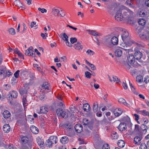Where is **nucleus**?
<instances>
[{"label": "nucleus", "instance_id": "obj_1", "mask_svg": "<svg viewBox=\"0 0 149 149\" xmlns=\"http://www.w3.org/2000/svg\"><path fill=\"white\" fill-rule=\"evenodd\" d=\"M118 39L115 36H113L111 38L108 37L105 39V45L107 47H110L111 43L113 45H116L118 44Z\"/></svg>", "mask_w": 149, "mask_h": 149}, {"label": "nucleus", "instance_id": "obj_2", "mask_svg": "<svg viewBox=\"0 0 149 149\" xmlns=\"http://www.w3.org/2000/svg\"><path fill=\"white\" fill-rule=\"evenodd\" d=\"M129 49L127 48V46H126V48H123L119 47L116 49L115 51V55L117 57H120L122 56L123 52L125 53V52L124 51H125L127 53L129 52Z\"/></svg>", "mask_w": 149, "mask_h": 149}, {"label": "nucleus", "instance_id": "obj_3", "mask_svg": "<svg viewBox=\"0 0 149 149\" xmlns=\"http://www.w3.org/2000/svg\"><path fill=\"white\" fill-rule=\"evenodd\" d=\"M56 112L58 117L61 116L62 118L66 119L68 117V113L67 111L61 108L57 109Z\"/></svg>", "mask_w": 149, "mask_h": 149}, {"label": "nucleus", "instance_id": "obj_4", "mask_svg": "<svg viewBox=\"0 0 149 149\" xmlns=\"http://www.w3.org/2000/svg\"><path fill=\"white\" fill-rule=\"evenodd\" d=\"M129 34L128 32L125 31H124L121 35V37L123 41L126 43L131 44L132 43V41L130 40L129 37Z\"/></svg>", "mask_w": 149, "mask_h": 149}, {"label": "nucleus", "instance_id": "obj_5", "mask_svg": "<svg viewBox=\"0 0 149 149\" xmlns=\"http://www.w3.org/2000/svg\"><path fill=\"white\" fill-rule=\"evenodd\" d=\"M135 59L137 60H140L142 57L143 55L142 53L139 51L135 52L134 56Z\"/></svg>", "mask_w": 149, "mask_h": 149}, {"label": "nucleus", "instance_id": "obj_6", "mask_svg": "<svg viewBox=\"0 0 149 149\" xmlns=\"http://www.w3.org/2000/svg\"><path fill=\"white\" fill-rule=\"evenodd\" d=\"M142 139V137L141 136H136L134 138V143L135 144L139 145Z\"/></svg>", "mask_w": 149, "mask_h": 149}, {"label": "nucleus", "instance_id": "obj_7", "mask_svg": "<svg viewBox=\"0 0 149 149\" xmlns=\"http://www.w3.org/2000/svg\"><path fill=\"white\" fill-rule=\"evenodd\" d=\"M49 85L48 84L47 82H45L43 83L42 86H41V89L42 90H47V91H46V93H48L49 92ZM43 92H44L45 93V91H42Z\"/></svg>", "mask_w": 149, "mask_h": 149}, {"label": "nucleus", "instance_id": "obj_8", "mask_svg": "<svg viewBox=\"0 0 149 149\" xmlns=\"http://www.w3.org/2000/svg\"><path fill=\"white\" fill-rule=\"evenodd\" d=\"M83 127L80 124H77L75 126V131L78 133H80L83 131Z\"/></svg>", "mask_w": 149, "mask_h": 149}, {"label": "nucleus", "instance_id": "obj_9", "mask_svg": "<svg viewBox=\"0 0 149 149\" xmlns=\"http://www.w3.org/2000/svg\"><path fill=\"white\" fill-rule=\"evenodd\" d=\"M115 18L118 21H121L123 19V17L120 11L117 12L115 16Z\"/></svg>", "mask_w": 149, "mask_h": 149}, {"label": "nucleus", "instance_id": "obj_10", "mask_svg": "<svg viewBox=\"0 0 149 149\" xmlns=\"http://www.w3.org/2000/svg\"><path fill=\"white\" fill-rule=\"evenodd\" d=\"M127 128L126 124L124 123H121L118 127V129L120 131L125 130Z\"/></svg>", "mask_w": 149, "mask_h": 149}, {"label": "nucleus", "instance_id": "obj_11", "mask_svg": "<svg viewBox=\"0 0 149 149\" xmlns=\"http://www.w3.org/2000/svg\"><path fill=\"white\" fill-rule=\"evenodd\" d=\"M0 75H3V78H5L7 76V71L6 68L4 67L2 69H0Z\"/></svg>", "mask_w": 149, "mask_h": 149}, {"label": "nucleus", "instance_id": "obj_12", "mask_svg": "<svg viewBox=\"0 0 149 149\" xmlns=\"http://www.w3.org/2000/svg\"><path fill=\"white\" fill-rule=\"evenodd\" d=\"M31 132L35 134H37L39 132L38 128L34 125H31L30 127Z\"/></svg>", "mask_w": 149, "mask_h": 149}, {"label": "nucleus", "instance_id": "obj_13", "mask_svg": "<svg viewBox=\"0 0 149 149\" xmlns=\"http://www.w3.org/2000/svg\"><path fill=\"white\" fill-rule=\"evenodd\" d=\"M48 111V109L45 106H43L40 108V112L39 113L46 114Z\"/></svg>", "mask_w": 149, "mask_h": 149}, {"label": "nucleus", "instance_id": "obj_14", "mask_svg": "<svg viewBox=\"0 0 149 149\" xmlns=\"http://www.w3.org/2000/svg\"><path fill=\"white\" fill-rule=\"evenodd\" d=\"M8 96V98H10V97H11V98H16L17 96V93L16 91H13L10 92Z\"/></svg>", "mask_w": 149, "mask_h": 149}, {"label": "nucleus", "instance_id": "obj_15", "mask_svg": "<svg viewBox=\"0 0 149 149\" xmlns=\"http://www.w3.org/2000/svg\"><path fill=\"white\" fill-rule=\"evenodd\" d=\"M127 60L128 62L131 64H133L135 61V58L134 56L132 55H130L127 57Z\"/></svg>", "mask_w": 149, "mask_h": 149}, {"label": "nucleus", "instance_id": "obj_16", "mask_svg": "<svg viewBox=\"0 0 149 149\" xmlns=\"http://www.w3.org/2000/svg\"><path fill=\"white\" fill-rule=\"evenodd\" d=\"M60 12V11L55 8H53L52 10V13L55 16H59Z\"/></svg>", "mask_w": 149, "mask_h": 149}, {"label": "nucleus", "instance_id": "obj_17", "mask_svg": "<svg viewBox=\"0 0 149 149\" xmlns=\"http://www.w3.org/2000/svg\"><path fill=\"white\" fill-rule=\"evenodd\" d=\"M53 144H56L57 142V138L55 136H51L49 138Z\"/></svg>", "mask_w": 149, "mask_h": 149}, {"label": "nucleus", "instance_id": "obj_18", "mask_svg": "<svg viewBox=\"0 0 149 149\" xmlns=\"http://www.w3.org/2000/svg\"><path fill=\"white\" fill-rule=\"evenodd\" d=\"M10 130V126L9 124H6L3 126V131L5 133L8 132Z\"/></svg>", "mask_w": 149, "mask_h": 149}, {"label": "nucleus", "instance_id": "obj_19", "mask_svg": "<svg viewBox=\"0 0 149 149\" xmlns=\"http://www.w3.org/2000/svg\"><path fill=\"white\" fill-rule=\"evenodd\" d=\"M148 129V127L147 126L144 124H142L141 125L140 131L143 132V133H145L146 132Z\"/></svg>", "mask_w": 149, "mask_h": 149}, {"label": "nucleus", "instance_id": "obj_20", "mask_svg": "<svg viewBox=\"0 0 149 149\" xmlns=\"http://www.w3.org/2000/svg\"><path fill=\"white\" fill-rule=\"evenodd\" d=\"M60 141L62 144H65L68 142V139L67 136H64L61 138Z\"/></svg>", "mask_w": 149, "mask_h": 149}, {"label": "nucleus", "instance_id": "obj_21", "mask_svg": "<svg viewBox=\"0 0 149 149\" xmlns=\"http://www.w3.org/2000/svg\"><path fill=\"white\" fill-rule=\"evenodd\" d=\"M14 52L18 54V56L22 58L23 59H24V56L23 54L21 53L19 51L17 48H15L13 50Z\"/></svg>", "mask_w": 149, "mask_h": 149}, {"label": "nucleus", "instance_id": "obj_22", "mask_svg": "<svg viewBox=\"0 0 149 149\" xmlns=\"http://www.w3.org/2000/svg\"><path fill=\"white\" fill-rule=\"evenodd\" d=\"M74 47L78 50H82V47L81 45V43H77L75 44L74 46Z\"/></svg>", "mask_w": 149, "mask_h": 149}, {"label": "nucleus", "instance_id": "obj_23", "mask_svg": "<svg viewBox=\"0 0 149 149\" xmlns=\"http://www.w3.org/2000/svg\"><path fill=\"white\" fill-rule=\"evenodd\" d=\"M3 117L5 118H9L10 116V112L6 110L4 111L3 113Z\"/></svg>", "mask_w": 149, "mask_h": 149}, {"label": "nucleus", "instance_id": "obj_24", "mask_svg": "<svg viewBox=\"0 0 149 149\" xmlns=\"http://www.w3.org/2000/svg\"><path fill=\"white\" fill-rule=\"evenodd\" d=\"M87 31L88 32L89 34H91L93 36H99L100 34L96 32L95 31L93 30H87Z\"/></svg>", "mask_w": 149, "mask_h": 149}, {"label": "nucleus", "instance_id": "obj_25", "mask_svg": "<svg viewBox=\"0 0 149 149\" xmlns=\"http://www.w3.org/2000/svg\"><path fill=\"white\" fill-rule=\"evenodd\" d=\"M98 104L97 102H94L93 105V110L95 113H96L98 110Z\"/></svg>", "mask_w": 149, "mask_h": 149}, {"label": "nucleus", "instance_id": "obj_26", "mask_svg": "<svg viewBox=\"0 0 149 149\" xmlns=\"http://www.w3.org/2000/svg\"><path fill=\"white\" fill-rule=\"evenodd\" d=\"M15 5L18 7L22 8L25 9L24 6L22 3L19 1H15Z\"/></svg>", "mask_w": 149, "mask_h": 149}, {"label": "nucleus", "instance_id": "obj_27", "mask_svg": "<svg viewBox=\"0 0 149 149\" xmlns=\"http://www.w3.org/2000/svg\"><path fill=\"white\" fill-rule=\"evenodd\" d=\"M118 102L121 104H123L125 105H127L128 107L129 106V104H127L125 100L123 98H120L118 100Z\"/></svg>", "mask_w": 149, "mask_h": 149}, {"label": "nucleus", "instance_id": "obj_28", "mask_svg": "<svg viewBox=\"0 0 149 149\" xmlns=\"http://www.w3.org/2000/svg\"><path fill=\"white\" fill-rule=\"evenodd\" d=\"M118 146L120 148L123 147L125 145L124 141L122 140H120L118 141L117 143Z\"/></svg>", "mask_w": 149, "mask_h": 149}, {"label": "nucleus", "instance_id": "obj_29", "mask_svg": "<svg viewBox=\"0 0 149 149\" xmlns=\"http://www.w3.org/2000/svg\"><path fill=\"white\" fill-rule=\"evenodd\" d=\"M19 90L20 94L22 95L27 94V91L25 88H21L19 89Z\"/></svg>", "mask_w": 149, "mask_h": 149}, {"label": "nucleus", "instance_id": "obj_30", "mask_svg": "<svg viewBox=\"0 0 149 149\" xmlns=\"http://www.w3.org/2000/svg\"><path fill=\"white\" fill-rule=\"evenodd\" d=\"M60 35L61 37H63L62 38L64 41H66L68 40V37L65 33H62Z\"/></svg>", "mask_w": 149, "mask_h": 149}, {"label": "nucleus", "instance_id": "obj_31", "mask_svg": "<svg viewBox=\"0 0 149 149\" xmlns=\"http://www.w3.org/2000/svg\"><path fill=\"white\" fill-rule=\"evenodd\" d=\"M83 109L85 111H87L90 109V107L88 104H85L84 105Z\"/></svg>", "mask_w": 149, "mask_h": 149}, {"label": "nucleus", "instance_id": "obj_32", "mask_svg": "<svg viewBox=\"0 0 149 149\" xmlns=\"http://www.w3.org/2000/svg\"><path fill=\"white\" fill-rule=\"evenodd\" d=\"M29 140V139L28 137L26 136H22L21 137V141L22 142L26 144L27 143Z\"/></svg>", "mask_w": 149, "mask_h": 149}, {"label": "nucleus", "instance_id": "obj_33", "mask_svg": "<svg viewBox=\"0 0 149 149\" xmlns=\"http://www.w3.org/2000/svg\"><path fill=\"white\" fill-rule=\"evenodd\" d=\"M136 81L139 83H141L143 81V77L140 75H139L137 76L136 77Z\"/></svg>", "mask_w": 149, "mask_h": 149}, {"label": "nucleus", "instance_id": "obj_34", "mask_svg": "<svg viewBox=\"0 0 149 149\" xmlns=\"http://www.w3.org/2000/svg\"><path fill=\"white\" fill-rule=\"evenodd\" d=\"M146 21L144 19L142 18H140L139 19L138 23L139 25L142 26L145 25Z\"/></svg>", "mask_w": 149, "mask_h": 149}, {"label": "nucleus", "instance_id": "obj_35", "mask_svg": "<svg viewBox=\"0 0 149 149\" xmlns=\"http://www.w3.org/2000/svg\"><path fill=\"white\" fill-rule=\"evenodd\" d=\"M51 142V141H50V140L49 139L46 141L45 144L46 146L49 148L52 147L53 144Z\"/></svg>", "mask_w": 149, "mask_h": 149}, {"label": "nucleus", "instance_id": "obj_36", "mask_svg": "<svg viewBox=\"0 0 149 149\" xmlns=\"http://www.w3.org/2000/svg\"><path fill=\"white\" fill-rule=\"evenodd\" d=\"M26 96L24 95L22 98V102L23 105L24 106H26L27 105V101L26 99Z\"/></svg>", "mask_w": 149, "mask_h": 149}, {"label": "nucleus", "instance_id": "obj_37", "mask_svg": "<svg viewBox=\"0 0 149 149\" xmlns=\"http://www.w3.org/2000/svg\"><path fill=\"white\" fill-rule=\"evenodd\" d=\"M37 142L38 145L40 147H42L43 144H44V142L40 138H38L37 139Z\"/></svg>", "mask_w": 149, "mask_h": 149}, {"label": "nucleus", "instance_id": "obj_38", "mask_svg": "<svg viewBox=\"0 0 149 149\" xmlns=\"http://www.w3.org/2000/svg\"><path fill=\"white\" fill-rule=\"evenodd\" d=\"M111 137L112 139H116L118 138V135L116 132H113L111 135Z\"/></svg>", "mask_w": 149, "mask_h": 149}, {"label": "nucleus", "instance_id": "obj_39", "mask_svg": "<svg viewBox=\"0 0 149 149\" xmlns=\"http://www.w3.org/2000/svg\"><path fill=\"white\" fill-rule=\"evenodd\" d=\"M113 112L115 115L117 117H118L122 114V111L121 110V109H120L119 112H118L117 109H115Z\"/></svg>", "mask_w": 149, "mask_h": 149}, {"label": "nucleus", "instance_id": "obj_40", "mask_svg": "<svg viewBox=\"0 0 149 149\" xmlns=\"http://www.w3.org/2000/svg\"><path fill=\"white\" fill-rule=\"evenodd\" d=\"M8 31L10 34L12 35H14L15 34V30L13 28H11L9 29Z\"/></svg>", "mask_w": 149, "mask_h": 149}, {"label": "nucleus", "instance_id": "obj_41", "mask_svg": "<svg viewBox=\"0 0 149 149\" xmlns=\"http://www.w3.org/2000/svg\"><path fill=\"white\" fill-rule=\"evenodd\" d=\"M140 112L144 116H149V112L146 111L145 110H143L140 111Z\"/></svg>", "mask_w": 149, "mask_h": 149}, {"label": "nucleus", "instance_id": "obj_42", "mask_svg": "<svg viewBox=\"0 0 149 149\" xmlns=\"http://www.w3.org/2000/svg\"><path fill=\"white\" fill-rule=\"evenodd\" d=\"M139 36L141 39L144 40H147L146 34H140L139 35Z\"/></svg>", "mask_w": 149, "mask_h": 149}, {"label": "nucleus", "instance_id": "obj_43", "mask_svg": "<svg viewBox=\"0 0 149 149\" xmlns=\"http://www.w3.org/2000/svg\"><path fill=\"white\" fill-rule=\"evenodd\" d=\"M147 147L145 143H142L141 144L139 147V149H147Z\"/></svg>", "mask_w": 149, "mask_h": 149}, {"label": "nucleus", "instance_id": "obj_44", "mask_svg": "<svg viewBox=\"0 0 149 149\" xmlns=\"http://www.w3.org/2000/svg\"><path fill=\"white\" fill-rule=\"evenodd\" d=\"M62 126L65 127L67 129H68L69 130H71L72 129V126L69 124H63Z\"/></svg>", "mask_w": 149, "mask_h": 149}, {"label": "nucleus", "instance_id": "obj_45", "mask_svg": "<svg viewBox=\"0 0 149 149\" xmlns=\"http://www.w3.org/2000/svg\"><path fill=\"white\" fill-rule=\"evenodd\" d=\"M113 81L114 82L116 81V83L117 84H118L120 82L119 79L116 76L113 77Z\"/></svg>", "mask_w": 149, "mask_h": 149}, {"label": "nucleus", "instance_id": "obj_46", "mask_svg": "<svg viewBox=\"0 0 149 149\" xmlns=\"http://www.w3.org/2000/svg\"><path fill=\"white\" fill-rule=\"evenodd\" d=\"M86 53L90 56L93 55L94 54V52L90 49H88L86 51Z\"/></svg>", "mask_w": 149, "mask_h": 149}, {"label": "nucleus", "instance_id": "obj_47", "mask_svg": "<svg viewBox=\"0 0 149 149\" xmlns=\"http://www.w3.org/2000/svg\"><path fill=\"white\" fill-rule=\"evenodd\" d=\"M85 77L88 78H90L92 74L88 71H86L85 72Z\"/></svg>", "mask_w": 149, "mask_h": 149}, {"label": "nucleus", "instance_id": "obj_48", "mask_svg": "<svg viewBox=\"0 0 149 149\" xmlns=\"http://www.w3.org/2000/svg\"><path fill=\"white\" fill-rule=\"evenodd\" d=\"M77 39L76 38H70V42L72 44H74L77 42Z\"/></svg>", "mask_w": 149, "mask_h": 149}, {"label": "nucleus", "instance_id": "obj_49", "mask_svg": "<svg viewBox=\"0 0 149 149\" xmlns=\"http://www.w3.org/2000/svg\"><path fill=\"white\" fill-rule=\"evenodd\" d=\"M89 122V121L87 118H85L83 120V125H84L86 126Z\"/></svg>", "mask_w": 149, "mask_h": 149}, {"label": "nucleus", "instance_id": "obj_50", "mask_svg": "<svg viewBox=\"0 0 149 149\" xmlns=\"http://www.w3.org/2000/svg\"><path fill=\"white\" fill-rule=\"evenodd\" d=\"M71 111L72 113H74L76 111V109L74 106L72 105L70 107Z\"/></svg>", "mask_w": 149, "mask_h": 149}, {"label": "nucleus", "instance_id": "obj_51", "mask_svg": "<svg viewBox=\"0 0 149 149\" xmlns=\"http://www.w3.org/2000/svg\"><path fill=\"white\" fill-rule=\"evenodd\" d=\"M19 70H17L14 74V75L16 78H17L19 77Z\"/></svg>", "mask_w": 149, "mask_h": 149}, {"label": "nucleus", "instance_id": "obj_52", "mask_svg": "<svg viewBox=\"0 0 149 149\" xmlns=\"http://www.w3.org/2000/svg\"><path fill=\"white\" fill-rule=\"evenodd\" d=\"M125 4H127V5L131 6L132 5L133 3L131 0H127L125 2Z\"/></svg>", "mask_w": 149, "mask_h": 149}, {"label": "nucleus", "instance_id": "obj_53", "mask_svg": "<svg viewBox=\"0 0 149 149\" xmlns=\"http://www.w3.org/2000/svg\"><path fill=\"white\" fill-rule=\"evenodd\" d=\"M109 147L108 144H104L102 147V149H109Z\"/></svg>", "mask_w": 149, "mask_h": 149}, {"label": "nucleus", "instance_id": "obj_54", "mask_svg": "<svg viewBox=\"0 0 149 149\" xmlns=\"http://www.w3.org/2000/svg\"><path fill=\"white\" fill-rule=\"evenodd\" d=\"M38 10L40 11L42 13H44V12L46 13L47 12V10L43 8H38Z\"/></svg>", "mask_w": 149, "mask_h": 149}, {"label": "nucleus", "instance_id": "obj_55", "mask_svg": "<svg viewBox=\"0 0 149 149\" xmlns=\"http://www.w3.org/2000/svg\"><path fill=\"white\" fill-rule=\"evenodd\" d=\"M31 52L27 49L25 51V54L26 56H30V55H31Z\"/></svg>", "mask_w": 149, "mask_h": 149}, {"label": "nucleus", "instance_id": "obj_56", "mask_svg": "<svg viewBox=\"0 0 149 149\" xmlns=\"http://www.w3.org/2000/svg\"><path fill=\"white\" fill-rule=\"evenodd\" d=\"M88 65L91 68L92 70H95L96 69L95 66L93 64L90 63Z\"/></svg>", "mask_w": 149, "mask_h": 149}, {"label": "nucleus", "instance_id": "obj_57", "mask_svg": "<svg viewBox=\"0 0 149 149\" xmlns=\"http://www.w3.org/2000/svg\"><path fill=\"white\" fill-rule=\"evenodd\" d=\"M144 82L146 84H147L149 82V77L147 76L145 77Z\"/></svg>", "mask_w": 149, "mask_h": 149}, {"label": "nucleus", "instance_id": "obj_58", "mask_svg": "<svg viewBox=\"0 0 149 149\" xmlns=\"http://www.w3.org/2000/svg\"><path fill=\"white\" fill-rule=\"evenodd\" d=\"M131 90L134 94H136V95H138V93L135 91V88L134 86L131 87Z\"/></svg>", "mask_w": 149, "mask_h": 149}, {"label": "nucleus", "instance_id": "obj_59", "mask_svg": "<svg viewBox=\"0 0 149 149\" xmlns=\"http://www.w3.org/2000/svg\"><path fill=\"white\" fill-rule=\"evenodd\" d=\"M93 125V123L91 122H88V124L86 126L88 127H92Z\"/></svg>", "mask_w": 149, "mask_h": 149}, {"label": "nucleus", "instance_id": "obj_60", "mask_svg": "<svg viewBox=\"0 0 149 149\" xmlns=\"http://www.w3.org/2000/svg\"><path fill=\"white\" fill-rule=\"evenodd\" d=\"M6 147L7 148V149H14L13 145L10 144L8 146H6Z\"/></svg>", "mask_w": 149, "mask_h": 149}, {"label": "nucleus", "instance_id": "obj_61", "mask_svg": "<svg viewBox=\"0 0 149 149\" xmlns=\"http://www.w3.org/2000/svg\"><path fill=\"white\" fill-rule=\"evenodd\" d=\"M65 42L66 45L69 47H72V45L69 42L68 40L65 41Z\"/></svg>", "mask_w": 149, "mask_h": 149}, {"label": "nucleus", "instance_id": "obj_62", "mask_svg": "<svg viewBox=\"0 0 149 149\" xmlns=\"http://www.w3.org/2000/svg\"><path fill=\"white\" fill-rule=\"evenodd\" d=\"M123 86L125 89H127L128 87L126 83L123 82Z\"/></svg>", "mask_w": 149, "mask_h": 149}, {"label": "nucleus", "instance_id": "obj_63", "mask_svg": "<svg viewBox=\"0 0 149 149\" xmlns=\"http://www.w3.org/2000/svg\"><path fill=\"white\" fill-rule=\"evenodd\" d=\"M39 97L40 100H43V99H45V95L43 94L40 95Z\"/></svg>", "mask_w": 149, "mask_h": 149}, {"label": "nucleus", "instance_id": "obj_64", "mask_svg": "<svg viewBox=\"0 0 149 149\" xmlns=\"http://www.w3.org/2000/svg\"><path fill=\"white\" fill-rule=\"evenodd\" d=\"M145 4L146 6L149 7V0H146L145 2Z\"/></svg>", "mask_w": 149, "mask_h": 149}]
</instances>
